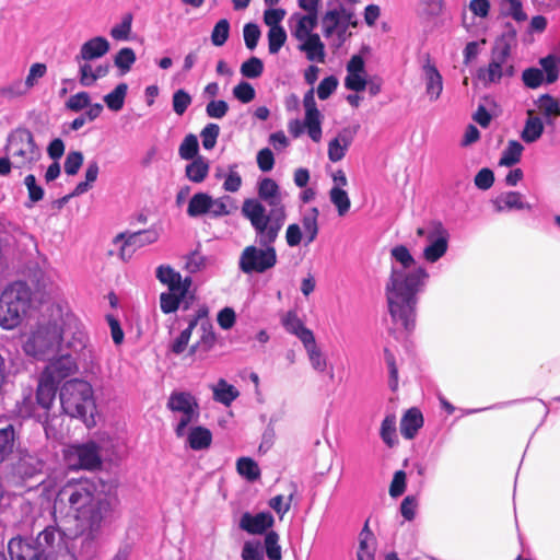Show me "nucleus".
<instances>
[{"label": "nucleus", "mask_w": 560, "mask_h": 560, "mask_svg": "<svg viewBox=\"0 0 560 560\" xmlns=\"http://www.w3.org/2000/svg\"><path fill=\"white\" fill-rule=\"evenodd\" d=\"M544 132V122L540 117L533 116V113L528 112V118L525 122L521 138L526 143H533L537 141Z\"/></svg>", "instance_id": "58836bf2"}, {"label": "nucleus", "mask_w": 560, "mask_h": 560, "mask_svg": "<svg viewBox=\"0 0 560 560\" xmlns=\"http://www.w3.org/2000/svg\"><path fill=\"white\" fill-rule=\"evenodd\" d=\"M303 106L305 109L304 127L307 135L314 142H319L322 139V114L317 108L313 89L305 93Z\"/></svg>", "instance_id": "f3484780"}, {"label": "nucleus", "mask_w": 560, "mask_h": 560, "mask_svg": "<svg viewBox=\"0 0 560 560\" xmlns=\"http://www.w3.org/2000/svg\"><path fill=\"white\" fill-rule=\"evenodd\" d=\"M352 18L353 13L343 7L328 10L322 18L324 36L326 38L331 37L337 30L346 24L355 25L351 22Z\"/></svg>", "instance_id": "412c9836"}, {"label": "nucleus", "mask_w": 560, "mask_h": 560, "mask_svg": "<svg viewBox=\"0 0 560 560\" xmlns=\"http://www.w3.org/2000/svg\"><path fill=\"white\" fill-rule=\"evenodd\" d=\"M110 49L109 42L103 36H95L84 42L74 58L96 60L104 57Z\"/></svg>", "instance_id": "5701e85b"}, {"label": "nucleus", "mask_w": 560, "mask_h": 560, "mask_svg": "<svg viewBox=\"0 0 560 560\" xmlns=\"http://www.w3.org/2000/svg\"><path fill=\"white\" fill-rule=\"evenodd\" d=\"M515 68L508 45H497L491 49L487 66L477 70V78L485 86L499 84L503 79L514 75Z\"/></svg>", "instance_id": "9d476101"}, {"label": "nucleus", "mask_w": 560, "mask_h": 560, "mask_svg": "<svg viewBox=\"0 0 560 560\" xmlns=\"http://www.w3.org/2000/svg\"><path fill=\"white\" fill-rule=\"evenodd\" d=\"M311 366L317 373H325L328 370V361L324 352L317 346L315 338L303 345Z\"/></svg>", "instance_id": "72a5a7b5"}, {"label": "nucleus", "mask_w": 560, "mask_h": 560, "mask_svg": "<svg viewBox=\"0 0 560 560\" xmlns=\"http://www.w3.org/2000/svg\"><path fill=\"white\" fill-rule=\"evenodd\" d=\"M287 32L283 27L269 28L268 32V49L269 52L278 54L287 40Z\"/></svg>", "instance_id": "6e6d98bb"}, {"label": "nucleus", "mask_w": 560, "mask_h": 560, "mask_svg": "<svg viewBox=\"0 0 560 560\" xmlns=\"http://www.w3.org/2000/svg\"><path fill=\"white\" fill-rule=\"evenodd\" d=\"M430 275L419 265L405 245L390 249V275L385 287L389 314L406 331L415 329L419 295Z\"/></svg>", "instance_id": "f257e3e1"}, {"label": "nucleus", "mask_w": 560, "mask_h": 560, "mask_svg": "<svg viewBox=\"0 0 560 560\" xmlns=\"http://www.w3.org/2000/svg\"><path fill=\"white\" fill-rule=\"evenodd\" d=\"M44 463L35 456L23 455L15 465L14 471L22 478H32L42 471Z\"/></svg>", "instance_id": "e433bc0d"}, {"label": "nucleus", "mask_w": 560, "mask_h": 560, "mask_svg": "<svg viewBox=\"0 0 560 560\" xmlns=\"http://www.w3.org/2000/svg\"><path fill=\"white\" fill-rule=\"evenodd\" d=\"M291 486L292 491L290 492L287 499H284L283 495L279 494L269 500V506L280 516V518H282L283 515L290 510L292 500L296 494V485L292 483Z\"/></svg>", "instance_id": "09e8293b"}, {"label": "nucleus", "mask_w": 560, "mask_h": 560, "mask_svg": "<svg viewBox=\"0 0 560 560\" xmlns=\"http://www.w3.org/2000/svg\"><path fill=\"white\" fill-rule=\"evenodd\" d=\"M184 298L185 296H182L177 292H172V291L161 293V295H160L161 311L164 314H170V313L177 311V308L179 307V304Z\"/></svg>", "instance_id": "5fc2aeb1"}, {"label": "nucleus", "mask_w": 560, "mask_h": 560, "mask_svg": "<svg viewBox=\"0 0 560 560\" xmlns=\"http://www.w3.org/2000/svg\"><path fill=\"white\" fill-rule=\"evenodd\" d=\"M539 65L541 67L544 74H546V83L551 84L555 83L559 78V67L557 65L556 55H548L544 58L539 59Z\"/></svg>", "instance_id": "8fccbe9b"}, {"label": "nucleus", "mask_w": 560, "mask_h": 560, "mask_svg": "<svg viewBox=\"0 0 560 560\" xmlns=\"http://www.w3.org/2000/svg\"><path fill=\"white\" fill-rule=\"evenodd\" d=\"M132 28V14L127 13L122 16L120 23L114 25L110 30V36L115 40H128Z\"/></svg>", "instance_id": "603ef678"}, {"label": "nucleus", "mask_w": 560, "mask_h": 560, "mask_svg": "<svg viewBox=\"0 0 560 560\" xmlns=\"http://www.w3.org/2000/svg\"><path fill=\"white\" fill-rule=\"evenodd\" d=\"M210 195L207 192L195 194L188 203L187 214L190 218H198L208 214L209 211Z\"/></svg>", "instance_id": "a19ab883"}, {"label": "nucleus", "mask_w": 560, "mask_h": 560, "mask_svg": "<svg viewBox=\"0 0 560 560\" xmlns=\"http://www.w3.org/2000/svg\"><path fill=\"white\" fill-rule=\"evenodd\" d=\"M158 280L167 285L168 291L177 292L185 296L191 285L190 277L182 278L180 273L175 271L168 265H161L156 268Z\"/></svg>", "instance_id": "aec40b11"}, {"label": "nucleus", "mask_w": 560, "mask_h": 560, "mask_svg": "<svg viewBox=\"0 0 560 560\" xmlns=\"http://www.w3.org/2000/svg\"><path fill=\"white\" fill-rule=\"evenodd\" d=\"M62 334L61 319L46 320L43 318L27 337L23 349L27 355L44 360L60 346Z\"/></svg>", "instance_id": "6e6552de"}, {"label": "nucleus", "mask_w": 560, "mask_h": 560, "mask_svg": "<svg viewBox=\"0 0 560 560\" xmlns=\"http://www.w3.org/2000/svg\"><path fill=\"white\" fill-rule=\"evenodd\" d=\"M329 200L335 206L339 217H345L349 212L351 201L345 189L331 187L329 190Z\"/></svg>", "instance_id": "a18cd8bd"}, {"label": "nucleus", "mask_w": 560, "mask_h": 560, "mask_svg": "<svg viewBox=\"0 0 560 560\" xmlns=\"http://www.w3.org/2000/svg\"><path fill=\"white\" fill-rule=\"evenodd\" d=\"M212 390L213 400L224 405L225 407L231 404L240 396L238 389L229 384L224 378H220L214 385L210 386Z\"/></svg>", "instance_id": "2f4dec72"}, {"label": "nucleus", "mask_w": 560, "mask_h": 560, "mask_svg": "<svg viewBox=\"0 0 560 560\" xmlns=\"http://www.w3.org/2000/svg\"><path fill=\"white\" fill-rule=\"evenodd\" d=\"M318 217L319 211L316 207H312L302 214L301 223L306 238V245L314 242L318 235Z\"/></svg>", "instance_id": "f704fd0d"}, {"label": "nucleus", "mask_w": 560, "mask_h": 560, "mask_svg": "<svg viewBox=\"0 0 560 560\" xmlns=\"http://www.w3.org/2000/svg\"><path fill=\"white\" fill-rule=\"evenodd\" d=\"M16 432L13 424L0 428V464L9 458L15 447Z\"/></svg>", "instance_id": "4c0bfd02"}, {"label": "nucleus", "mask_w": 560, "mask_h": 560, "mask_svg": "<svg viewBox=\"0 0 560 560\" xmlns=\"http://www.w3.org/2000/svg\"><path fill=\"white\" fill-rule=\"evenodd\" d=\"M318 24L311 19H303L300 24H290L291 35L298 40V49L303 52L308 61L325 62V44L319 35L314 33Z\"/></svg>", "instance_id": "9b49d317"}, {"label": "nucleus", "mask_w": 560, "mask_h": 560, "mask_svg": "<svg viewBox=\"0 0 560 560\" xmlns=\"http://www.w3.org/2000/svg\"><path fill=\"white\" fill-rule=\"evenodd\" d=\"M198 325L200 337L199 340L190 347V354H195L198 350H202L205 352L210 351L217 341V335L214 332L213 325L207 318V314L200 318Z\"/></svg>", "instance_id": "bb28decb"}, {"label": "nucleus", "mask_w": 560, "mask_h": 560, "mask_svg": "<svg viewBox=\"0 0 560 560\" xmlns=\"http://www.w3.org/2000/svg\"><path fill=\"white\" fill-rule=\"evenodd\" d=\"M265 550L269 560H281V546L279 535L270 530L265 536Z\"/></svg>", "instance_id": "13d9d810"}, {"label": "nucleus", "mask_w": 560, "mask_h": 560, "mask_svg": "<svg viewBox=\"0 0 560 560\" xmlns=\"http://www.w3.org/2000/svg\"><path fill=\"white\" fill-rule=\"evenodd\" d=\"M275 523L270 512H259L255 515L246 512L240 520V527L248 534L259 535L265 533Z\"/></svg>", "instance_id": "4be33fe9"}, {"label": "nucleus", "mask_w": 560, "mask_h": 560, "mask_svg": "<svg viewBox=\"0 0 560 560\" xmlns=\"http://www.w3.org/2000/svg\"><path fill=\"white\" fill-rule=\"evenodd\" d=\"M493 206L498 212L532 209V206L523 200V195L518 191H506L500 194L493 200Z\"/></svg>", "instance_id": "cd10ccee"}, {"label": "nucleus", "mask_w": 560, "mask_h": 560, "mask_svg": "<svg viewBox=\"0 0 560 560\" xmlns=\"http://www.w3.org/2000/svg\"><path fill=\"white\" fill-rule=\"evenodd\" d=\"M243 560H264L262 549L258 541H246L242 549Z\"/></svg>", "instance_id": "774afa93"}, {"label": "nucleus", "mask_w": 560, "mask_h": 560, "mask_svg": "<svg viewBox=\"0 0 560 560\" xmlns=\"http://www.w3.org/2000/svg\"><path fill=\"white\" fill-rule=\"evenodd\" d=\"M5 153L13 159L14 168L31 171L42 159V149L31 130L19 127L10 131L4 147Z\"/></svg>", "instance_id": "0eeeda50"}, {"label": "nucleus", "mask_w": 560, "mask_h": 560, "mask_svg": "<svg viewBox=\"0 0 560 560\" xmlns=\"http://www.w3.org/2000/svg\"><path fill=\"white\" fill-rule=\"evenodd\" d=\"M191 101H192V98L188 92H186L183 89L177 90L173 94V100H172L173 110L178 116H182L187 110L189 105L191 104Z\"/></svg>", "instance_id": "69168bd1"}, {"label": "nucleus", "mask_w": 560, "mask_h": 560, "mask_svg": "<svg viewBox=\"0 0 560 560\" xmlns=\"http://www.w3.org/2000/svg\"><path fill=\"white\" fill-rule=\"evenodd\" d=\"M209 170L208 160L199 155L186 165L185 175L190 182L199 184L207 178Z\"/></svg>", "instance_id": "c9c22d12"}, {"label": "nucleus", "mask_w": 560, "mask_h": 560, "mask_svg": "<svg viewBox=\"0 0 560 560\" xmlns=\"http://www.w3.org/2000/svg\"><path fill=\"white\" fill-rule=\"evenodd\" d=\"M423 425V416L417 408L408 409L400 420V433L407 440H412Z\"/></svg>", "instance_id": "7c9ffc66"}, {"label": "nucleus", "mask_w": 560, "mask_h": 560, "mask_svg": "<svg viewBox=\"0 0 560 560\" xmlns=\"http://www.w3.org/2000/svg\"><path fill=\"white\" fill-rule=\"evenodd\" d=\"M233 95L240 102L247 104L255 98L256 92L250 83L242 81L234 86Z\"/></svg>", "instance_id": "338daca9"}, {"label": "nucleus", "mask_w": 560, "mask_h": 560, "mask_svg": "<svg viewBox=\"0 0 560 560\" xmlns=\"http://www.w3.org/2000/svg\"><path fill=\"white\" fill-rule=\"evenodd\" d=\"M417 235L427 243L422 250V257L428 264H435L447 253L450 233L441 222L432 221L418 228Z\"/></svg>", "instance_id": "f8f14e48"}, {"label": "nucleus", "mask_w": 560, "mask_h": 560, "mask_svg": "<svg viewBox=\"0 0 560 560\" xmlns=\"http://www.w3.org/2000/svg\"><path fill=\"white\" fill-rule=\"evenodd\" d=\"M136 61V54L132 48H121L114 58L115 66L121 71V73L128 72Z\"/></svg>", "instance_id": "864d4df0"}, {"label": "nucleus", "mask_w": 560, "mask_h": 560, "mask_svg": "<svg viewBox=\"0 0 560 560\" xmlns=\"http://www.w3.org/2000/svg\"><path fill=\"white\" fill-rule=\"evenodd\" d=\"M524 148L523 145L515 140L509 142L508 147L502 152L501 159L499 161V165L501 166H513L520 162L522 152Z\"/></svg>", "instance_id": "49530a36"}, {"label": "nucleus", "mask_w": 560, "mask_h": 560, "mask_svg": "<svg viewBox=\"0 0 560 560\" xmlns=\"http://www.w3.org/2000/svg\"><path fill=\"white\" fill-rule=\"evenodd\" d=\"M421 79L424 84V93L428 100L430 102L438 101L444 90V80L440 70L430 57H427L421 66Z\"/></svg>", "instance_id": "dca6fc26"}, {"label": "nucleus", "mask_w": 560, "mask_h": 560, "mask_svg": "<svg viewBox=\"0 0 560 560\" xmlns=\"http://www.w3.org/2000/svg\"><path fill=\"white\" fill-rule=\"evenodd\" d=\"M128 92L126 83H119L116 88L104 96L106 106L113 110L118 112L124 107L125 98Z\"/></svg>", "instance_id": "c03bdc74"}, {"label": "nucleus", "mask_w": 560, "mask_h": 560, "mask_svg": "<svg viewBox=\"0 0 560 560\" xmlns=\"http://www.w3.org/2000/svg\"><path fill=\"white\" fill-rule=\"evenodd\" d=\"M32 292L25 282L8 285L0 299V326L3 329L18 327L30 308Z\"/></svg>", "instance_id": "423d86ee"}, {"label": "nucleus", "mask_w": 560, "mask_h": 560, "mask_svg": "<svg viewBox=\"0 0 560 560\" xmlns=\"http://www.w3.org/2000/svg\"><path fill=\"white\" fill-rule=\"evenodd\" d=\"M281 324L289 334L299 338L303 345L315 338L313 331L305 327L295 311L287 312L281 318Z\"/></svg>", "instance_id": "393cba45"}, {"label": "nucleus", "mask_w": 560, "mask_h": 560, "mask_svg": "<svg viewBox=\"0 0 560 560\" xmlns=\"http://www.w3.org/2000/svg\"><path fill=\"white\" fill-rule=\"evenodd\" d=\"M230 35V23L226 19H221L213 27L211 42L214 46H223Z\"/></svg>", "instance_id": "bf43d9fd"}, {"label": "nucleus", "mask_w": 560, "mask_h": 560, "mask_svg": "<svg viewBox=\"0 0 560 560\" xmlns=\"http://www.w3.org/2000/svg\"><path fill=\"white\" fill-rule=\"evenodd\" d=\"M264 71V63L257 57H250L248 60L242 63L241 73L243 77L248 79H256L261 75Z\"/></svg>", "instance_id": "052dcab7"}, {"label": "nucleus", "mask_w": 560, "mask_h": 560, "mask_svg": "<svg viewBox=\"0 0 560 560\" xmlns=\"http://www.w3.org/2000/svg\"><path fill=\"white\" fill-rule=\"evenodd\" d=\"M81 362L72 357L71 353H61L57 358L50 360L43 374L60 383L63 378L74 374Z\"/></svg>", "instance_id": "a211bd4d"}, {"label": "nucleus", "mask_w": 560, "mask_h": 560, "mask_svg": "<svg viewBox=\"0 0 560 560\" xmlns=\"http://www.w3.org/2000/svg\"><path fill=\"white\" fill-rule=\"evenodd\" d=\"M237 472L248 481H255L260 477L257 463L249 457H241L236 463Z\"/></svg>", "instance_id": "de8ad7c7"}, {"label": "nucleus", "mask_w": 560, "mask_h": 560, "mask_svg": "<svg viewBox=\"0 0 560 560\" xmlns=\"http://www.w3.org/2000/svg\"><path fill=\"white\" fill-rule=\"evenodd\" d=\"M503 14L511 16L516 22L527 20V14L523 10L522 0H501Z\"/></svg>", "instance_id": "3c124183"}, {"label": "nucleus", "mask_w": 560, "mask_h": 560, "mask_svg": "<svg viewBox=\"0 0 560 560\" xmlns=\"http://www.w3.org/2000/svg\"><path fill=\"white\" fill-rule=\"evenodd\" d=\"M255 241L259 245L246 246L238 257V269L245 275H261L272 269L278 261L275 243L281 229L262 230L261 226L252 225Z\"/></svg>", "instance_id": "20e7f679"}, {"label": "nucleus", "mask_w": 560, "mask_h": 560, "mask_svg": "<svg viewBox=\"0 0 560 560\" xmlns=\"http://www.w3.org/2000/svg\"><path fill=\"white\" fill-rule=\"evenodd\" d=\"M167 408L173 413L174 432L179 439L185 436L186 428L190 423L197 422L200 417L198 400L189 392H172L167 400Z\"/></svg>", "instance_id": "1a4fd4ad"}, {"label": "nucleus", "mask_w": 560, "mask_h": 560, "mask_svg": "<svg viewBox=\"0 0 560 560\" xmlns=\"http://www.w3.org/2000/svg\"><path fill=\"white\" fill-rule=\"evenodd\" d=\"M220 133V127L217 124H208L200 132L202 147L211 150L215 147Z\"/></svg>", "instance_id": "0e129e2a"}, {"label": "nucleus", "mask_w": 560, "mask_h": 560, "mask_svg": "<svg viewBox=\"0 0 560 560\" xmlns=\"http://www.w3.org/2000/svg\"><path fill=\"white\" fill-rule=\"evenodd\" d=\"M59 398L65 413L83 419L86 425L94 422L96 405L93 388L89 382L79 378L67 381L60 388Z\"/></svg>", "instance_id": "39448f33"}, {"label": "nucleus", "mask_w": 560, "mask_h": 560, "mask_svg": "<svg viewBox=\"0 0 560 560\" xmlns=\"http://www.w3.org/2000/svg\"><path fill=\"white\" fill-rule=\"evenodd\" d=\"M47 560H57L69 552L68 541L63 532L55 526H47L34 540Z\"/></svg>", "instance_id": "4468645a"}, {"label": "nucleus", "mask_w": 560, "mask_h": 560, "mask_svg": "<svg viewBox=\"0 0 560 560\" xmlns=\"http://www.w3.org/2000/svg\"><path fill=\"white\" fill-rule=\"evenodd\" d=\"M186 443L192 451L208 450L212 443V433L209 429L197 425L186 429Z\"/></svg>", "instance_id": "c756f323"}, {"label": "nucleus", "mask_w": 560, "mask_h": 560, "mask_svg": "<svg viewBox=\"0 0 560 560\" xmlns=\"http://www.w3.org/2000/svg\"><path fill=\"white\" fill-rule=\"evenodd\" d=\"M257 198L245 199L242 205V215L250 225L261 226L262 230L282 229L287 220L283 199L287 196L272 178L265 177L258 182Z\"/></svg>", "instance_id": "7ed1b4c3"}, {"label": "nucleus", "mask_w": 560, "mask_h": 560, "mask_svg": "<svg viewBox=\"0 0 560 560\" xmlns=\"http://www.w3.org/2000/svg\"><path fill=\"white\" fill-rule=\"evenodd\" d=\"M63 456L67 466L72 470H95L102 465L100 447L93 441L69 445Z\"/></svg>", "instance_id": "ddd939ff"}, {"label": "nucleus", "mask_w": 560, "mask_h": 560, "mask_svg": "<svg viewBox=\"0 0 560 560\" xmlns=\"http://www.w3.org/2000/svg\"><path fill=\"white\" fill-rule=\"evenodd\" d=\"M377 549V540L373 532L370 529L369 520L365 522L363 528L358 537V560H375Z\"/></svg>", "instance_id": "b1692460"}, {"label": "nucleus", "mask_w": 560, "mask_h": 560, "mask_svg": "<svg viewBox=\"0 0 560 560\" xmlns=\"http://www.w3.org/2000/svg\"><path fill=\"white\" fill-rule=\"evenodd\" d=\"M159 237V231L154 228H150L148 230L128 233L127 244L133 245L135 248H139L155 243Z\"/></svg>", "instance_id": "79ce46f5"}, {"label": "nucleus", "mask_w": 560, "mask_h": 560, "mask_svg": "<svg viewBox=\"0 0 560 560\" xmlns=\"http://www.w3.org/2000/svg\"><path fill=\"white\" fill-rule=\"evenodd\" d=\"M206 315V311H198L192 316H189L187 322L188 326L182 330L178 337H176L170 345V351L174 354H182L190 340L192 330L197 327L200 318Z\"/></svg>", "instance_id": "c85d7f7f"}, {"label": "nucleus", "mask_w": 560, "mask_h": 560, "mask_svg": "<svg viewBox=\"0 0 560 560\" xmlns=\"http://www.w3.org/2000/svg\"><path fill=\"white\" fill-rule=\"evenodd\" d=\"M522 81L526 88L537 89L546 81L542 70L538 68H527L522 73Z\"/></svg>", "instance_id": "680f3d73"}, {"label": "nucleus", "mask_w": 560, "mask_h": 560, "mask_svg": "<svg viewBox=\"0 0 560 560\" xmlns=\"http://www.w3.org/2000/svg\"><path fill=\"white\" fill-rule=\"evenodd\" d=\"M62 351L71 353L72 357L81 362L84 369L89 368L94 361L93 349L89 343L88 334L79 326H75L71 337L66 339Z\"/></svg>", "instance_id": "2eb2a0df"}, {"label": "nucleus", "mask_w": 560, "mask_h": 560, "mask_svg": "<svg viewBox=\"0 0 560 560\" xmlns=\"http://www.w3.org/2000/svg\"><path fill=\"white\" fill-rule=\"evenodd\" d=\"M380 435L388 447H394L398 443L396 433V416L387 415L381 424Z\"/></svg>", "instance_id": "37998d69"}, {"label": "nucleus", "mask_w": 560, "mask_h": 560, "mask_svg": "<svg viewBox=\"0 0 560 560\" xmlns=\"http://www.w3.org/2000/svg\"><path fill=\"white\" fill-rule=\"evenodd\" d=\"M535 105L548 125H553L555 119L560 116V100L550 94L540 95Z\"/></svg>", "instance_id": "473e14b6"}, {"label": "nucleus", "mask_w": 560, "mask_h": 560, "mask_svg": "<svg viewBox=\"0 0 560 560\" xmlns=\"http://www.w3.org/2000/svg\"><path fill=\"white\" fill-rule=\"evenodd\" d=\"M236 168L237 164L230 165L228 173L224 176L223 189L228 192H236L242 186V177Z\"/></svg>", "instance_id": "e2e57ef3"}, {"label": "nucleus", "mask_w": 560, "mask_h": 560, "mask_svg": "<svg viewBox=\"0 0 560 560\" xmlns=\"http://www.w3.org/2000/svg\"><path fill=\"white\" fill-rule=\"evenodd\" d=\"M78 65V79L82 86L89 88L100 79L105 78L110 69L109 63H97L95 60H81L74 58Z\"/></svg>", "instance_id": "6ab92c4d"}, {"label": "nucleus", "mask_w": 560, "mask_h": 560, "mask_svg": "<svg viewBox=\"0 0 560 560\" xmlns=\"http://www.w3.org/2000/svg\"><path fill=\"white\" fill-rule=\"evenodd\" d=\"M320 0H299V7L306 13L295 12L290 18V24H300L303 19H311L318 24V5Z\"/></svg>", "instance_id": "ea45409f"}, {"label": "nucleus", "mask_w": 560, "mask_h": 560, "mask_svg": "<svg viewBox=\"0 0 560 560\" xmlns=\"http://www.w3.org/2000/svg\"><path fill=\"white\" fill-rule=\"evenodd\" d=\"M110 508L97 481L89 478L69 479L58 490L54 501V516L72 517L84 535L82 547L95 549L102 523Z\"/></svg>", "instance_id": "f03ea898"}, {"label": "nucleus", "mask_w": 560, "mask_h": 560, "mask_svg": "<svg viewBox=\"0 0 560 560\" xmlns=\"http://www.w3.org/2000/svg\"><path fill=\"white\" fill-rule=\"evenodd\" d=\"M199 144L197 137L188 135L179 145L178 154L183 160H194L197 158Z\"/></svg>", "instance_id": "4d7b16f0"}, {"label": "nucleus", "mask_w": 560, "mask_h": 560, "mask_svg": "<svg viewBox=\"0 0 560 560\" xmlns=\"http://www.w3.org/2000/svg\"><path fill=\"white\" fill-rule=\"evenodd\" d=\"M58 384L42 373L36 390V401L46 411L54 405Z\"/></svg>", "instance_id": "a878e982"}]
</instances>
